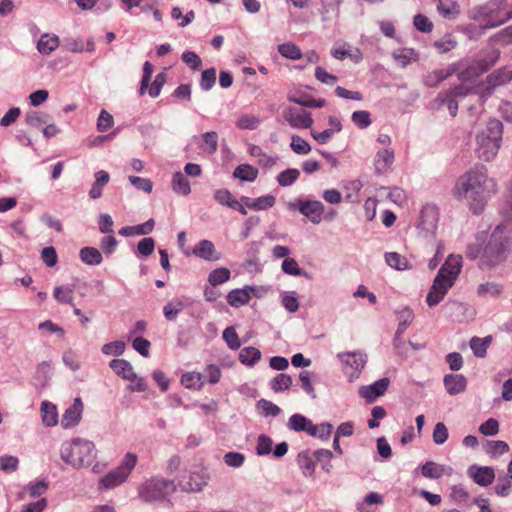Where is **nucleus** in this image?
I'll list each match as a JSON object with an SVG mask.
<instances>
[{"mask_svg":"<svg viewBox=\"0 0 512 512\" xmlns=\"http://www.w3.org/2000/svg\"><path fill=\"white\" fill-rule=\"evenodd\" d=\"M498 190L497 182L489 177L486 166L478 164L461 175L452 190L457 200H465L474 214H480L488 199Z\"/></svg>","mask_w":512,"mask_h":512,"instance_id":"f257e3e1","label":"nucleus"},{"mask_svg":"<svg viewBox=\"0 0 512 512\" xmlns=\"http://www.w3.org/2000/svg\"><path fill=\"white\" fill-rule=\"evenodd\" d=\"M511 254L512 229L500 224L494 228L483 246L479 267L482 270L494 269L506 263Z\"/></svg>","mask_w":512,"mask_h":512,"instance_id":"f03ea898","label":"nucleus"},{"mask_svg":"<svg viewBox=\"0 0 512 512\" xmlns=\"http://www.w3.org/2000/svg\"><path fill=\"white\" fill-rule=\"evenodd\" d=\"M503 136V124L497 119H490L475 136V153L480 160L490 162L498 154Z\"/></svg>","mask_w":512,"mask_h":512,"instance_id":"7ed1b4c3","label":"nucleus"},{"mask_svg":"<svg viewBox=\"0 0 512 512\" xmlns=\"http://www.w3.org/2000/svg\"><path fill=\"white\" fill-rule=\"evenodd\" d=\"M96 455L94 443L82 438L66 441L60 447L61 459L76 469L91 465Z\"/></svg>","mask_w":512,"mask_h":512,"instance_id":"20e7f679","label":"nucleus"},{"mask_svg":"<svg viewBox=\"0 0 512 512\" xmlns=\"http://www.w3.org/2000/svg\"><path fill=\"white\" fill-rule=\"evenodd\" d=\"M175 490L176 484L173 480L151 477L139 487L138 494L146 503H157L164 501Z\"/></svg>","mask_w":512,"mask_h":512,"instance_id":"39448f33","label":"nucleus"},{"mask_svg":"<svg viewBox=\"0 0 512 512\" xmlns=\"http://www.w3.org/2000/svg\"><path fill=\"white\" fill-rule=\"evenodd\" d=\"M468 18L474 21L483 20V30L496 28L510 20L509 12L502 15L499 4L492 1L472 7L468 11Z\"/></svg>","mask_w":512,"mask_h":512,"instance_id":"423d86ee","label":"nucleus"},{"mask_svg":"<svg viewBox=\"0 0 512 512\" xmlns=\"http://www.w3.org/2000/svg\"><path fill=\"white\" fill-rule=\"evenodd\" d=\"M137 463V456L134 453H127L120 465L108 472L100 479V488L113 489L124 483Z\"/></svg>","mask_w":512,"mask_h":512,"instance_id":"0eeeda50","label":"nucleus"},{"mask_svg":"<svg viewBox=\"0 0 512 512\" xmlns=\"http://www.w3.org/2000/svg\"><path fill=\"white\" fill-rule=\"evenodd\" d=\"M337 358L349 382H354L359 378L367 363V355L360 351L340 352L337 354Z\"/></svg>","mask_w":512,"mask_h":512,"instance_id":"6e6552de","label":"nucleus"},{"mask_svg":"<svg viewBox=\"0 0 512 512\" xmlns=\"http://www.w3.org/2000/svg\"><path fill=\"white\" fill-rule=\"evenodd\" d=\"M290 210H298L303 216L309 219L313 224H319L322 221L325 207L319 200H303L288 203Z\"/></svg>","mask_w":512,"mask_h":512,"instance_id":"1a4fd4ad","label":"nucleus"},{"mask_svg":"<svg viewBox=\"0 0 512 512\" xmlns=\"http://www.w3.org/2000/svg\"><path fill=\"white\" fill-rule=\"evenodd\" d=\"M462 269V256L456 254H450L444 264L439 269L436 279L451 286L454 285Z\"/></svg>","mask_w":512,"mask_h":512,"instance_id":"9d476101","label":"nucleus"},{"mask_svg":"<svg viewBox=\"0 0 512 512\" xmlns=\"http://www.w3.org/2000/svg\"><path fill=\"white\" fill-rule=\"evenodd\" d=\"M439 213L435 206L426 205L421 210L419 230L426 238H434L438 226Z\"/></svg>","mask_w":512,"mask_h":512,"instance_id":"9b49d317","label":"nucleus"},{"mask_svg":"<svg viewBox=\"0 0 512 512\" xmlns=\"http://www.w3.org/2000/svg\"><path fill=\"white\" fill-rule=\"evenodd\" d=\"M208 476L203 471H189L178 480V486L185 492H199L207 484Z\"/></svg>","mask_w":512,"mask_h":512,"instance_id":"f8f14e48","label":"nucleus"},{"mask_svg":"<svg viewBox=\"0 0 512 512\" xmlns=\"http://www.w3.org/2000/svg\"><path fill=\"white\" fill-rule=\"evenodd\" d=\"M283 117L294 129H307L313 124L311 114L303 109L288 107Z\"/></svg>","mask_w":512,"mask_h":512,"instance_id":"ddd939ff","label":"nucleus"},{"mask_svg":"<svg viewBox=\"0 0 512 512\" xmlns=\"http://www.w3.org/2000/svg\"><path fill=\"white\" fill-rule=\"evenodd\" d=\"M390 379L387 377L381 378L370 385H364L359 388V395L368 403H373L378 397L384 395Z\"/></svg>","mask_w":512,"mask_h":512,"instance_id":"4468645a","label":"nucleus"},{"mask_svg":"<svg viewBox=\"0 0 512 512\" xmlns=\"http://www.w3.org/2000/svg\"><path fill=\"white\" fill-rule=\"evenodd\" d=\"M467 474L476 484L483 487L492 484L495 479L494 469L489 466L471 465L467 470Z\"/></svg>","mask_w":512,"mask_h":512,"instance_id":"2eb2a0df","label":"nucleus"},{"mask_svg":"<svg viewBox=\"0 0 512 512\" xmlns=\"http://www.w3.org/2000/svg\"><path fill=\"white\" fill-rule=\"evenodd\" d=\"M192 254L210 262H216L221 259V253L216 250L213 242L207 239L200 240L194 246Z\"/></svg>","mask_w":512,"mask_h":512,"instance_id":"dca6fc26","label":"nucleus"},{"mask_svg":"<svg viewBox=\"0 0 512 512\" xmlns=\"http://www.w3.org/2000/svg\"><path fill=\"white\" fill-rule=\"evenodd\" d=\"M331 56L337 60L350 58L354 63H360L363 59L361 50L358 48H353L347 42L334 45L331 49Z\"/></svg>","mask_w":512,"mask_h":512,"instance_id":"f3484780","label":"nucleus"},{"mask_svg":"<svg viewBox=\"0 0 512 512\" xmlns=\"http://www.w3.org/2000/svg\"><path fill=\"white\" fill-rule=\"evenodd\" d=\"M83 412V403L80 398H76L73 404L68 407L61 419V426L64 429L75 427L81 420Z\"/></svg>","mask_w":512,"mask_h":512,"instance_id":"a211bd4d","label":"nucleus"},{"mask_svg":"<svg viewBox=\"0 0 512 512\" xmlns=\"http://www.w3.org/2000/svg\"><path fill=\"white\" fill-rule=\"evenodd\" d=\"M459 66V64H451L445 69L428 72L424 76L423 82L427 87H436L448 77L455 74L459 70Z\"/></svg>","mask_w":512,"mask_h":512,"instance_id":"6ab92c4d","label":"nucleus"},{"mask_svg":"<svg viewBox=\"0 0 512 512\" xmlns=\"http://www.w3.org/2000/svg\"><path fill=\"white\" fill-rule=\"evenodd\" d=\"M395 160L394 150L392 148H384L378 150L374 157V168L377 174L387 173Z\"/></svg>","mask_w":512,"mask_h":512,"instance_id":"aec40b11","label":"nucleus"},{"mask_svg":"<svg viewBox=\"0 0 512 512\" xmlns=\"http://www.w3.org/2000/svg\"><path fill=\"white\" fill-rule=\"evenodd\" d=\"M421 474L428 479H439L444 475L453 474V468L434 461H427L421 467Z\"/></svg>","mask_w":512,"mask_h":512,"instance_id":"412c9836","label":"nucleus"},{"mask_svg":"<svg viewBox=\"0 0 512 512\" xmlns=\"http://www.w3.org/2000/svg\"><path fill=\"white\" fill-rule=\"evenodd\" d=\"M451 287V283L446 284L435 278L426 298L427 305L429 307L438 305Z\"/></svg>","mask_w":512,"mask_h":512,"instance_id":"4be33fe9","label":"nucleus"},{"mask_svg":"<svg viewBox=\"0 0 512 512\" xmlns=\"http://www.w3.org/2000/svg\"><path fill=\"white\" fill-rule=\"evenodd\" d=\"M512 80V69L503 67L495 70L487 76V94L490 95L492 91L501 85H505Z\"/></svg>","mask_w":512,"mask_h":512,"instance_id":"5701e85b","label":"nucleus"},{"mask_svg":"<svg viewBox=\"0 0 512 512\" xmlns=\"http://www.w3.org/2000/svg\"><path fill=\"white\" fill-rule=\"evenodd\" d=\"M436 10L442 18L450 21L461 15V6L457 0H438Z\"/></svg>","mask_w":512,"mask_h":512,"instance_id":"b1692460","label":"nucleus"},{"mask_svg":"<svg viewBox=\"0 0 512 512\" xmlns=\"http://www.w3.org/2000/svg\"><path fill=\"white\" fill-rule=\"evenodd\" d=\"M241 202H243L245 206L251 210L262 211L272 208L275 205L276 198L270 194L260 196L258 198L242 196Z\"/></svg>","mask_w":512,"mask_h":512,"instance_id":"393cba45","label":"nucleus"},{"mask_svg":"<svg viewBox=\"0 0 512 512\" xmlns=\"http://www.w3.org/2000/svg\"><path fill=\"white\" fill-rule=\"evenodd\" d=\"M255 290L252 286H245L242 289L231 290L227 294V302L232 307H240L247 304L251 298V293Z\"/></svg>","mask_w":512,"mask_h":512,"instance_id":"a878e982","label":"nucleus"},{"mask_svg":"<svg viewBox=\"0 0 512 512\" xmlns=\"http://www.w3.org/2000/svg\"><path fill=\"white\" fill-rule=\"evenodd\" d=\"M109 367L120 377L128 381H134L136 373L131 363L125 359H113Z\"/></svg>","mask_w":512,"mask_h":512,"instance_id":"bb28decb","label":"nucleus"},{"mask_svg":"<svg viewBox=\"0 0 512 512\" xmlns=\"http://www.w3.org/2000/svg\"><path fill=\"white\" fill-rule=\"evenodd\" d=\"M94 182L88 193L89 198L92 200L99 199L103 194V188L109 183L110 175L105 170L96 171L94 174Z\"/></svg>","mask_w":512,"mask_h":512,"instance_id":"cd10ccee","label":"nucleus"},{"mask_svg":"<svg viewBox=\"0 0 512 512\" xmlns=\"http://www.w3.org/2000/svg\"><path fill=\"white\" fill-rule=\"evenodd\" d=\"M314 459L313 452L308 450L300 452L297 456V464L306 478H312L314 476L316 467Z\"/></svg>","mask_w":512,"mask_h":512,"instance_id":"c85d7f7f","label":"nucleus"},{"mask_svg":"<svg viewBox=\"0 0 512 512\" xmlns=\"http://www.w3.org/2000/svg\"><path fill=\"white\" fill-rule=\"evenodd\" d=\"M444 385L450 395H456L466 389L467 381L462 374H448L444 377Z\"/></svg>","mask_w":512,"mask_h":512,"instance_id":"c756f323","label":"nucleus"},{"mask_svg":"<svg viewBox=\"0 0 512 512\" xmlns=\"http://www.w3.org/2000/svg\"><path fill=\"white\" fill-rule=\"evenodd\" d=\"M393 59L401 68H406L410 63L419 60V54L413 48H401L392 53Z\"/></svg>","mask_w":512,"mask_h":512,"instance_id":"7c9ffc66","label":"nucleus"},{"mask_svg":"<svg viewBox=\"0 0 512 512\" xmlns=\"http://www.w3.org/2000/svg\"><path fill=\"white\" fill-rule=\"evenodd\" d=\"M398 327L396 330V341H400L406 329L414 320V313L411 308L404 307L397 312Z\"/></svg>","mask_w":512,"mask_h":512,"instance_id":"2f4dec72","label":"nucleus"},{"mask_svg":"<svg viewBox=\"0 0 512 512\" xmlns=\"http://www.w3.org/2000/svg\"><path fill=\"white\" fill-rule=\"evenodd\" d=\"M41 415H42V423L46 427H53L58 423V412L56 406L49 402L43 401L41 403Z\"/></svg>","mask_w":512,"mask_h":512,"instance_id":"473e14b6","label":"nucleus"},{"mask_svg":"<svg viewBox=\"0 0 512 512\" xmlns=\"http://www.w3.org/2000/svg\"><path fill=\"white\" fill-rule=\"evenodd\" d=\"M287 427L295 432H306L309 434L310 428H312V421L302 414H293L287 423Z\"/></svg>","mask_w":512,"mask_h":512,"instance_id":"72a5a7b5","label":"nucleus"},{"mask_svg":"<svg viewBox=\"0 0 512 512\" xmlns=\"http://www.w3.org/2000/svg\"><path fill=\"white\" fill-rule=\"evenodd\" d=\"M384 257L386 264L395 270L404 271L412 267L408 259L397 252H386Z\"/></svg>","mask_w":512,"mask_h":512,"instance_id":"f704fd0d","label":"nucleus"},{"mask_svg":"<svg viewBox=\"0 0 512 512\" xmlns=\"http://www.w3.org/2000/svg\"><path fill=\"white\" fill-rule=\"evenodd\" d=\"M79 257L83 263L90 266L99 265L103 261L101 252L97 248L89 246L80 249Z\"/></svg>","mask_w":512,"mask_h":512,"instance_id":"c9c22d12","label":"nucleus"},{"mask_svg":"<svg viewBox=\"0 0 512 512\" xmlns=\"http://www.w3.org/2000/svg\"><path fill=\"white\" fill-rule=\"evenodd\" d=\"M171 186L176 194L187 196L191 193L190 183L181 172L173 174Z\"/></svg>","mask_w":512,"mask_h":512,"instance_id":"e433bc0d","label":"nucleus"},{"mask_svg":"<svg viewBox=\"0 0 512 512\" xmlns=\"http://www.w3.org/2000/svg\"><path fill=\"white\" fill-rule=\"evenodd\" d=\"M59 46V38L55 35L43 34L38 43L37 49L41 54H50Z\"/></svg>","mask_w":512,"mask_h":512,"instance_id":"4c0bfd02","label":"nucleus"},{"mask_svg":"<svg viewBox=\"0 0 512 512\" xmlns=\"http://www.w3.org/2000/svg\"><path fill=\"white\" fill-rule=\"evenodd\" d=\"M50 115L43 111L31 110L25 114V123L33 128H40L43 124H47Z\"/></svg>","mask_w":512,"mask_h":512,"instance_id":"58836bf2","label":"nucleus"},{"mask_svg":"<svg viewBox=\"0 0 512 512\" xmlns=\"http://www.w3.org/2000/svg\"><path fill=\"white\" fill-rule=\"evenodd\" d=\"M282 271L285 274L292 276H302L306 279H311V275L304 269L300 268L297 261L294 258H286L283 260L281 265Z\"/></svg>","mask_w":512,"mask_h":512,"instance_id":"ea45409f","label":"nucleus"},{"mask_svg":"<svg viewBox=\"0 0 512 512\" xmlns=\"http://www.w3.org/2000/svg\"><path fill=\"white\" fill-rule=\"evenodd\" d=\"M181 383L188 389L200 390L204 386L203 374L199 372H187L182 375Z\"/></svg>","mask_w":512,"mask_h":512,"instance_id":"a19ab883","label":"nucleus"},{"mask_svg":"<svg viewBox=\"0 0 512 512\" xmlns=\"http://www.w3.org/2000/svg\"><path fill=\"white\" fill-rule=\"evenodd\" d=\"M233 176L242 181L252 182L257 178L258 170L249 164H241L234 169Z\"/></svg>","mask_w":512,"mask_h":512,"instance_id":"79ce46f5","label":"nucleus"},{"mask_svg":"<svg viewBox=\"0 0 512 512\" xmlns=\"http://www.w3.org/2000/svg\"><path fill=\"white\" fill-rule=\"evenodd\" d=\"M492 341L491 336H486L484 338L473 337L470 340V347L476 357L483 358L486 356L487 348Z\"/></svg>","mask_w":512,"mask_h":512,"instance_id":"37998d69","label":"nucleus"},{"mask_svg":"<svg viewBox=\"0 0 512 512\" xmlns=\"http://www.w3.org/2000/svg\"><path fill=\"white\" fill-rule=\"evenodd\" d=\"M300 171L296 168H287L280 172L277 177V183L281 187H289L293 185L299 178Z\"/></svg>","mask_w":512,"mask_h":512,"instance_id":"c03bdc74","label":"nucleus"},{"mask_svg":"<svg viewBox=\"0 0 512 512\" xmlns=\"http://www.w3.org/2000/svg\"><path fill=\"white\" fill-rule=\"evenodd\" d=\"M278 52L286 59L299 60L303 57L301 49L293 42H286L278 46Z\"/></svg>","mask_w":512,"mask_h":512,"instance_id":"a18cd8bd","label":"nucleus"},{"mask_svg":"<svg viewBox=\"0 0 512 512\" xmlns=\"http://www.w3.org/2000/svg\"><path fill=\"white\" fill-rule=\"evenodd\" d=\"M435 102L438 108L446 105L452 117H455L457 115L458 103L456 101V98L452 97L446 91L439 93L437 98L435 99Z\"/></svg>","mask_w":512,"mask_h":512,"instance_id":"49530a36","label":"nucleus"},{"mask_svg":"<svg viewBox=\"0 0 512 512\" xmlns=\"http://www.w3.org/2000/svg\"><path fill=\"white\" fill-rule=\"evenodd\" d=\"M261 358V352L255 347H244L239 353V360L241 363L253 366Z\"/></svg>","mask_w":512,"mask_h":512,"instance_id":"de8ad7c7","label":"nucleus"},{"mask_svg":"<svg viewBox=\"0 0 512 512\" xmlns=\"http://www.w3.org/2000/svg\"><path fill=\"white\" fill-rule=\"evenodd\" d=\"M230 276L231 272L228 268H216L209 273L208 282L211 286L216 287L227 282L230 279Z\"/></svg>","mask_w":512,"mask_h":512,"instance_id":"09e8293b","label":"nucleus"},{"mask_svg":"<svg viewBox=\"0 0 512 512\" xmlns=\"http://www.w3.org/2000/svg\"><path fill=\"white\" fill-rule=\"evenodd\" d=\"M484 240V233H478L476 235V242L469 243L466 248V257L469 260H476L481 258L483 253L482 241Z\"/></svg>","mask_w":512,"mask_h":512,"instance_id":"8fccbe9b","label":"nucleus"},{"mask_svg":"<svg viewBox=\"0 0 512 512\" xmlns=\"http://www.w3.org/2000/svg\"><path fill=\"white\" fill-rule=\"evenodd\" d=\"M458 64L460 66L459 70L456 73L458 75V79L462 82L472 80L482 74V71L480 67L477 66V64L469 65L466 68H463L462 63L459 62Z\"/></svg>","mask_w":512,"mask_h":512,"instance_id":"3c124183","label":"nucleus"},{"mask_svg":"<svg viewBox=\"0 0 512 512\" xmlns=\"http://www.w3.org/2000/svg\"><path fill=\"white\" fill-rule=\"evenodd\" d=\"M34 379L38 387L43 388L48 385L50 379V364L48 362H42L37 366Z\"/></svg>","mask_w":512,"mask_h":512,"instance_id":"603ef678","label":"nucleus"},{"mask_svg":"<svg viewBox=\"0 0 512 512\" xmlns=\"http://www.w3.org/2000/svg\"><path fill=\"white\" fill-rule=\"evenodd\" d=\"M313 456L315 457L316 461H318L322 469L326 473H330L333 466L331 464V459L333 458V453L328 449H318L313 452Z\"/></svg>","mask_w":512,"mask_h":512,"instance_id":"864d4df0","label":"nucleus"},{"mask_svg":"<svg viewBox=\"0 0 512 512\" xmlns=\"http://www.w3.org/2000/svg\"><path fill=\"white\" fill-rule=\"evenodd\" d=\"M333 431V425L330 423H321L315 425L312 422V428H310L309 434L312 437H316L321 440H328Z\"/></svg>","mask_w":512,"mask_h":512,"instance_id":"5fc2aeb1","label":"nucleus"},{"mask_svg":"<svg viewBox=\"0 0 512 512\" xmlns=\"http://www.w3.org/2000/svg\"><path fill=\"white\" fill-rule=\"evenodd\" d=\"M54 298L63 304L74 306L73 303V289L68 286H57L53 291Z\"/></svg>","mask_w":512,"mask_h":512,"instance_id":"6e6d98bb","label":"nucleus"},{"mask_svg":"<svg viewBox=\"0 0 512 512\" xmlns=\"http://www.w3.org/2000/svg\"><path fill=\"white\" fill-rule=\"evenodd\" d=\"M292 385V377L288 374L280 373L276 377H274L270 386L274 392H281L287 390Z\"/></svg>","mask_w":512,"mask_h":512,"instance_id":"4d7b16f0","label":"nucleus"},{"mask_svg":"<svg viewBox=\"0 0 512 512\" xmlns=\"http://www.w3.org/2000/svg\"><path fill=\"white\" fill-rule=\"evenodd\" d=\"M201 148L208 154H214L218 148V134L215 131L202 134Z\"/></svg>","mask_w":512,"mask_h":512,"instance_id":"13d9d810","label":"nucleus"},{"mask_svg":"<svg viewBox=\"0 0 512 512\" xmlns=\"http://www.w3.org/2000/svg\"><path fill=\"white\" fill-rule=\"evenodd\" d=\"M260 124L259 117L255 115L244 114L236 121V127L241 130H255Z\"/></svg>","mask_w":512,"mask_h":512,"instance_id":"bf43d9fd","label":"nucleus"},{"mask_svg":"<svg viewBox=\"0 0 512 512\" xmlns=\"http://www.w3.org/2000/svg\"><path fill=\"white\" fill-rule=\"evenodd\" d=\"M281 303L290 313H294L299 309V302L295 291L281 293Z\"/></svg>","mask_w":512,"mask_h":512,"instance_id":"052dcab7","label":"nucleus"},{"mask_svg":"<svg viewBox=\"0 0 512 512\" xmlns=\"http://www.w3.org/2000/svg\"><path fill=\"white\" fill-rule=\"evenodd\" d=\"M125 349V342L117 340L104 344L101 348V352L107 356H121L124 353Z\"/></svg>","mask_w":512,"mask_h":512,"instance_id":"680f3d73","label":"nucleus"},{"mask_svg":"<svg viewBox=\"0 0 512 512\" xmlns=\"http://www.w3.org/2000/svg\"><path fill=\"white\" fill-rule=\"evenodd\" d=\"M509 446L506 442L501 440H493L487 442L485 451L487 454H489L491 457H497L500 455H503L504 453L508 452Z\"/></svg>","mask_w":512,"mask_h":512,"instance_id":"e2e57ef3","label":"nucleus"},{"mask_svg":"<svg viewBox=\"0 0 512 512\" xmlns=\"http://www.w3.org/2000/svg\"><path fill=\"white\" fill-rule=\"evenodd\" d=\"M290 147L298 155H306L311 151L310 144L302 137L293 135L291 137Z\"/></svg>","mask_w":512,"mask_h":512,"instance_id":"0e129e2a","label":"nucleus"},{"mask_svg":"<svg viewBox=\"0 0 512 512\" xmlns=\"http://www.w3.org/2000/svg\"><path fill=\"white\" fill-rule=\"evenodd\" d=\"M216 82V69L209 68L202 72L200 79V87L203 91H209Z\"/></svg>","mask_w":512,"mask_h":512,"instance_id":"69168bd1","label":"nucleus"},{"mask_svg":"<svg viewBox=\"0 0 512 512\" xmlns=\"http://www.w3.org/2000/svg\"><path fill=\"white\" fill-rule=\"evenodd\" d=\"M224 341L231 350H237L241 346L240 339L234 327H227L222 334Z\"/></svg>","mask_w":512,"mask_h":512,"instance_id":"338daca9","label":"nucleus"},{"mask_svg":"<svg viewBox=\"0 0 512 512\" xmlns=\"http://www.w3.org/2000/svg\"><path fill=\"white\" fill-rule=\"evenodd\" d=\"M502 291L501 285L495 282L482 283L478 286L477 292L479 296H498Z\"/></svg>","mask_w":512,"mask_h":512,"instance_id":"774afa93","label":"nucleus"}]
</instances>
